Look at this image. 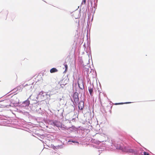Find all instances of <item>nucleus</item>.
<instances>
[{
    "label": "nucleus",
    "instance_id": "10",
    "mask_svg": "<svg viewBox=\"0 0 155 155\" xmlns=\"http://www.w3.org/2000/svg\"><path fill=\"white\" fill-rule=\"evenodd\" d=\"M143 155H150L149 153H148L144 152H143Z\"/></svg>",
    "mask_w": 155,
    "mask_h": 155
},
{
    "label": "nucleus",
    "instance_id": "12",
    "mask_svg": "<svg viewBox=\"0 0 155 155\" xmlns=\"http://www.w3.org/2000/svg\"><path fill=\"white\" fill-rule=\"evenodd\" d=\"M75 100H76V101H78V98H75Z\"/></svg>",
    "mask_w": 155,
    "mask_h": 155
},
{
    "label": "nucleus",
    "instance_id": "13",
    "mask_svg": "<svg viewBox=\"0 0 155 155\" xmlns=\"http://www.w3.org/2000/svg\"><path fill=\"white\" fill-rule=\"evenodd\" d=\"M66 84H67V83H65V84H63V85H64Z\"/></svg>",
    "mask_w": 155,
    "mask_h": 155
},
{
    "label": "nucleus",
    "instance_id": "7",
    "mask_svg": "<svg viewBox=\"0 0 155 155\" xmlns=\"http://www.w3.org/2000/svg\"><path fill=\"white\" fill-rule=\"evenodd\" d=\"M24 104H25V106H28L30 104V101L27 100L24 102Z\"/></svg>",
    "mask_w": 155,
    "mask_h": 155
},
{
    "label": "nucleus",
    "instance_id": "3",
    "mask_svg": "<svg viewBox=\"0 0 155 155\" xmlns=\"http://www.w3.org/2000/svg\"><path fill=\"white\" fill-rule=\"evenodd\" d=\"M51 124L56 126L58 127H59L61 126V123L59 121H55L53 122Z\"/></svg>",
    "mask_w": 155,
    "mask_h": 155
},
{
    "label": "nucleus",
    "instance_id": "11",
    "mask_svg": "<svg viewBox=\"0 0 155 155\" xmlns=\"http://www.w3.org/2000/svg\"><path fill=\"white\" fill-rule=\"evenodd\" d=\"M83 2H84V3H85L86 2L85 0H83Z\"/></svg>",
    "mask_w": 155,
    "mask_h": 155
},
{
    "label": "nucleus",
    "instance_id": "5",
    "mask_svg": "<svg viewBox=\"0 0 155 155\" xmlns=\"http://www.w3.org/2000/svg\"><path fill=\"white\" fill-rule=\"evenodd\" d=\"M58 71V70L55 68H53L51 69L50 70V72L51 73H53L57 72Z\"/></svg>",
    "mask_w": 155,
    "mask_h": 155
},
{
    "label": "nucleus",
    "instance_id": "6",
    "mask_svg": "<svg viewBox=\"0 0 155 155\" xmlns=\"http://www.w3.org/2000/svg\"><path fill=\"white\" fill-rule=\"evenodd\" d=\"M101 94H102L103 96V97H104V96L103 94H101V92H100L99 93V98L100 99V102L102 104V99L101 98Z\"/></svg>",
    "mask_w": 155,
    "mask_h": 155
},
{
    "label": "nucleus",
    "instance_id": "14",
    "mask_svg": "<svg viewBox=\"0 0 155 155\" xmlns=\"http://www.w3.org/2000/svg\"><path fill=\"white\" fill-rule=\"evenodd\" d=\"M63 80H62V81H63Z\"/></svg>",
    "mask_w": 155,
    "mask_h": 155
},
{
    "label": "nucleus",
    "instance_id": "9",
    "mask_svg": "<svg viewBox=\"0 0 155 155\" xmlns=\"http://www.w3.org/2000/svg\"><path fill=\"white\" fill-rule=\"evenodd\" d=\"M65 67V71H67L68 69V65L67 64H65L64 65Z\"/></svg>",
    "mask_w": 155,
    "mask_h": 155
},
{
    "label": "nucleus",
    "instance_id": "8",
    "mask_svg": "<svg viewBox=\"0 0 155 155\" xmlns=\"http://www.w3.org/2000/svg\"><path fill=\"white\" fill-rule=\"evenodd\" d=\"M131 102H125V103H119L118 104H129L131 103Z\"/></svg>",
    "mask_w": 155,
    "mask_h": 155
},
{
    "label": "nucleus",
    "instance_id": "4",
    "mask_svg": "<svg viewBox=\"0 0 155 155\" xmlns=\"http://www.w3.org/2000/svg\"><path fill=\"white\" fill-rule=\"evenodd\" d=\"M94 88V86L93 85H91L88 87V90L90 93V95L91 96H92L93 95V90Z\"/></svg>",
    "mask_w": 155,
    "mask_h": 155
},
{
    "label": "nucleus",
    "instance_id": "2",
    "mask_svg": "<svg viewBox=\"0 0 155 155\" xmlns=\"http://www.w3.org/2000/svg\"><path fill=\"white\" fill-rule=\"evenodd\" d=\"M78 108L79 110H82L84 107V102L83 101H80L78 105Z\"/></svg>",
    "mask_w": 155,
    "mask_h": 155
},
{
    "label": "nucleus",
    "instance_id": "1",
    "mask_svg": "<svg viewBox=\"0 0 155 155\" xmlns=\"http://www.w3.org/2000/svg\"><path fill=\"white\" fill-rule=\"evenodd\" d=\"M115 147L116 149L120 150L123 152L132 153H133L134 152L133 150L126 147L122 143H118L115 144Z\"/></svg>",
    "mask_w": 155,
    "mask_h": 155
}]
</instances>
